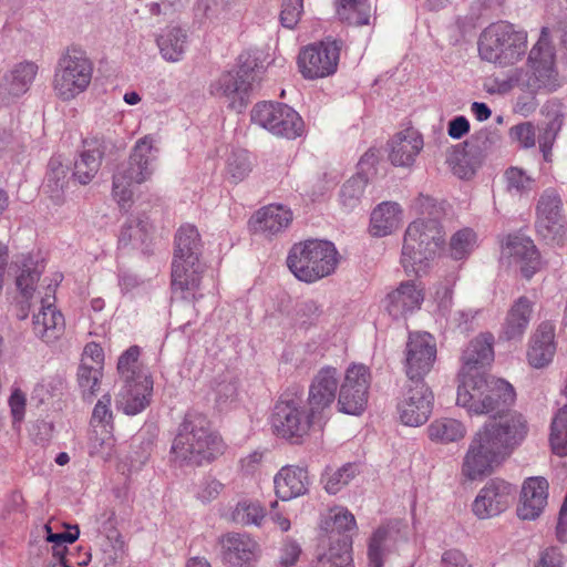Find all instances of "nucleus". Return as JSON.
<instances>
[{"mask_svg": "<svg viewBox=\"0 0 567 567\" xmlns=\"http://www.w3.org/2000/svg\"><path fill=\"white\" fill-rule=\"evenodd\" d=\"M503 252L520 265L522 274L529 279L539 268L540 258L533 240L524 236H508Z\"/></svg>", "mask_w": 567, "mask_h": 567, "instance_id": "29", "label": "nucleus"}, {"mask_svg": "<svg viewBox=\"0 0 567 567\" xmlns=\"http://www.w3.org/2000/svg\"><path fill=\"white\" fill-rule=\"evenodd\" d=\"M336 14L349 24L365 25L370 21L371 7L369 0H336Z\"/></svg>", "mask_w": 567, "mask_h": 567, "instance_id": "41", "label": "nucleus"}, {"mask_svg": "<svg viewBox=\"0 0 567 567\" xmlns=\"http://www.w3.org/2000/svg\"><path fill=\"white\" fill-rule=\"evenodd\" d=\"M276 495L282 501L303 495L310 484L308 472L299 466H284L274 478Z\"/></svg>", "mask_w": 567, "mask_h": 567, "instance_id": "32", "label": "nucleus"}, {"mask_svg": "<svg viewBox=\"0 0 567 567\" xmlns=\"http://www.w3.org/2000/svg\"><path fill=\"white\" fill-rule=\"evenodd\" d=\"M227 2L228 0H197L195 16L209 21L226 19L233 9L234 14L237 13L239 9L238 6Z\"/></svg>", "mask_w": 567, "mask_h": 567, "instance_id": "48", "label": "nucleus"}, {"mask_svg": "<svg viewBox=\"0 0 567 567\" xmlns=\"http://www.w3.org/2000/svg\"><path fill=\"white\" fill-rule=\"evenodd\" d=\"M421 134L410 127L399 132L389 142V159L394 166L410 167L423 148Z\"/></svg>", "mask_w": 567, "mask_h": 567, "instance_id": "28", "label": "nucleus"}, {"mask_svg": "<svg viewBox=\"0 0 567 567\" xmlns=\"http://www.w3.org/2000/svg\"><path fill=\"white\" fill-rule=\"evenodd\" d=\"M54 290L48 286L44 296L40 297V308L32 319L34 334L45 343L58 340L65 328L64 317L54 306Z\"/></svg>", "mask_w": 567, "mask_h": 567, "instance_id": "19", "label": "nucleus"}, {"mask_svg": "<svg viewBox=\"0 0 567 567\" xmlns=\"http://www.w3.org/2000/svg\"><path fill=\"white\" fill-rule=\"evenodd\" d=\"M224 489V484L212 476L204 477L195 487V497L203 504L216 499Z\"/></svg>", "mask_w": 567, "mask_h": 567, "instance_id": "54", "label": "nucleus"}, {"mask_svg": "<svg viewBox=\"0 0 567 567\" xmlns=\"http://www.w3.org/2000/svg\"><path fill=\"white\" fill-rule=\"evenodd\" d=\"M124 147L122 138L107 132L83 141V148L74 161L72 176L81 184H90L100 171L102 158Z\"/></svg>", "mask_w": 567, "mask_h": 567, "instance_id": "12", "label": "nucleus"}, {"mask_svg": "<svg viewBox=\"0 0 567 567\" xmlns=\"http://www.w3.org/2000/svg\"><path fill=\"white\" fill-rule=\"evenodd\" d=\"M434 395L426 382L406 381L398 412L403 424L420 426L424 424L433 410Z\"/></svg>", "mask_w": 567, "mask_h": 567, "instance_id": "15", "label": "nucleus"}, {"mask_svg": "<svg viewBox=\"0 0 567 567\" xmlns=\"http://www.w3.org/2000/svg\"><path fill=\"white\" fill-rule=\"evenodd\" d=\"M301 554L299 544L292 539H286L280 548L279 563L282 567L293 566Z\"/></svg>", "mask_w": 567, "mask_h": 567, "instance_id": "61", "label": "nucleus"}, {"mask_svg": "<svg viewBox=\"0 0 567 567\" xmlns=\"http://www.w3.org/2000/svg\"><path fill=\"white\" fill-rule=\"evenodd\" d=\"M499 142V136L489 131H480L475 133L467 146L471 147V152L477 154H485L491 151Z\"/></svg>", "mask_w": 567, "mask_h": 567, "instance_id": "59", "label": "nucleus"}, {"mask_svg": "<svg viewBox=\"0 0 567 567\" xmlns=\"http://www.w3.org/2000/svg\"><path fill=\"white\" fill-rule=\"evenodd\" d=\"M292 219L293 214L288 207L270 204L261 207L251 216L249 226L255 234L272 239L285 233Z\"/></svg>", "mask_w": 567, "mask_h": 567, "instance_id": "20", "label": "nucleus"}, {"mask_svg": "<svg viewBox=\"0 0 567 567\" xmlns=\"http://www.w3.org/2000/svg\"><path fill=\"white\" fill-rule=\"evenodd\" d=\"M494 337L482 333L462 354L456 404L471 415H489L472 437L463 457L462 475L468 481L489 475L520 444L527 434L525 419L511 412L516 393L503 379L485 378L481 369L494 358Z\"/></svg>", "mask_w": 567, "mask_h": 567, "instance_id": "1", "label": "nucleus"}, {"mask_svg": "<svg viewBox=\"0 0 567 567\" xmlns=\"http://www.w3.org/2000/svg\"><path fill=\"white\" fill-rule=\"evenodd\" d=\"M162 56L169 62L182 60L187 44V32L179 27L168 28L158 39Z\"/></svg>", "mask_w": 567, "mask_h": 567, "instance_id": "40", "label": "nucleus"}, {"mask_svg": "<svg viewBox=\"0 0 567 567\" xmlns=\"http://www.w3.org/2000/svg\"><path fill=\"white\" fill-rule=\"evenodd\" d=\"M220 559L233 567H241L256 559L259 546L247 534L227 533L219 537Z\"/></svg>", "mask_w": 567, "mask_h": 567, "instance_id": "22", "label": "nucleus"}, {"mask_svg": "<svg viewBox=\"0 0 567 567\" xmlns=\"http://www.w3.org/2000/svg\"><path fill=\"white\" fill-rule=\"evenodd\" d=\"M320 421L321 417L308 406L302 393L292 390L281 394L271 415L274 432L293 443L302 442L311 427Z\"/></svg>", "mask_w": 567, "mask_h": 567, "instance_id": "7", "label": "nucleus"}, {"mask_svg": "<svg viewBox=\"0 0 567 567\" xmlns=\"http://www.w3.org/2000/svg\"><path fill=\"white\" fill-rule=\"evenodd\" d=\"M402 539L405 537L395 525L379 527L369 540V566L383 567L384 557L393 550H399V542Z\"/></svg>", "mask_w": 567, "mask_h": 567, "instance_id": "30", "label": "nucleus"}, {"mask_svg": "<svg viewBox=\"0 0 567 567\" xmlns=\"http://www.w3.org/2000/svg\"><path fill=\"white\" fill-rule=\"evenodd\" d=\"M19 272L16 277V286L22 297L20 312L18 313L19 319L24 320L28 317L29 310L32 306V299L37 284L43 271L41 262L32 256H22L17 261Z\"/></svg>", "mask_w": 567, "mask_h": 567, "instance_id": "26", "label": "nucleus"}, {"mask_svg": "<svg viewBox=\"0 0 567 567\" xmlns=\"http://www.w3.org/2000/svg\"><path fill=\"white\" fill-rule=\"evenodd\" d=\"M555 328L549 322H543L532 337L527 359L536 369L548 365L556 353Z\"/></svg>", "mask_w": 567, "mask_h": 567, "instance_id": "31", "label": "nucleus"}, {"mask_svg": "<svg viewBox=\"0 0 567 567\" xmlns=\"http://www.w3.org/2000/svg\"><path fill=\"white\" fill-rule=\"evenodd\" d=\"M401 221L400 205L393 202H383L371 214L370 231L373 236L384 237L398 229Z\"/></svg>", "mask_w": 567, "mask_h": 567, "instance_id": "34", "label": "nucleus"}, {"mask_svg": "<svg viewBox=\"0 0 567 567\" xmlns=\"http://www.w3.org/2000/svg\"><path fill=\"white\" fill-rule=\"evenodd\" d=\"M112 398L109 393L102 395L96 402L92 413V424L113 427Z\"/></svg>", "mask_w": 567, "mask_h": 567, "instance_id": "58", "label": "nucleus"}, {"mask_svg": "<svg viewBox=\"0 0 567 567\" xmlns=\"http://www.w3.org/2000/svg\"><path fill=\"white\" fill-rule=\"evenodd\" d=\"M81 363H86L87 365L92 367H100L103 369L104 367V352L103 349L95 342H90L85 346Z\"/></svg>", "mask_w": 567, "mask_h": 567, "instance_id": "63", "label": "nucleus"}, {"mask_svg": "<svg viewBox=\"0 0 567 567\" xmlns=\"http://www.w3.org/2000/svg\"><path fill=\"white\" fill-rule=\"evenodd\" d=\"M251 121L271 134L288 140L301 136L305 124L289 105L279 102H260L251 111Z\"/></svg>", "mask_w": 567, "mask_h": 567, "instance_id": "11", "label": "nucleus"}, {"mask_svg": "<svg viewBox=\"0 0 567 567\" xmlns=\"http://www.w3.org/2000/svg\"><path fill=\"white\" fill-rule=\"evenodd\" d=\"M140 348L130 347L117 361V371L123 381L137 379L138 375H147L138 368Z\"/></svg>", "mask_w": 567, "mask_h": 567, "instance_id": "52", "label": "nucleus"}, {"mask_svg": "<svg viewBox=\"0 0 567 567\" xmlns=\"http://www.w3.org/2000/svg\"><path fill=\"white\" fill-rule=\"evenodd\" d=\"M102 377L103 369L100 367L94 368L86 363H80L76 380L83 396H93L97 392Z\"/></svg>", "mask_w": 567, "mask_h": 567, "instance_id": "51", "label": "nucleus"}, {"mask_svg": "<svg viewBox=\"0 0 567 567\" xmlns=\"http://www.w3.org/2000/svg\"><path fill=\"white\" fill-rule=\"evenodd\" d=\"M445 243V231L435 218L412 221L404 234L401 264L406 272H425Z\"/></svg>", "mask_w": 567, "mask_h": 567, "instance_id": "4", "label": "nucleus"}, {"mask_svg": "<svg viewBox=\"0 0 567 567\" xmlns=\"http://www.w3.org/2000/svg\"><path fill=\"white\" fill-rule=\"evenodd\" d=\"M355 518L347 508L336 507L329 511L321 523V528L329 534L330 546L337 547L339 538L347 536L355 528Z\"/></svg>", "mask_w": 567, "mask_h": 567, "instance_id": "38", "label": "nucleus"}, {"mask_svg": "<svg viewBox=\"0 0 567 567\" xmlns=\"http://www.w3.org/2000/svg\"><path fill=\"white\" fill-rule=\"evenodd\" d=\"M429 439L439 444H449L462 440L466 434V427L456 419L441 417L434 420L427 426Z\"/></svg>", "mask_w": 567, "mask_h": 567, "instance_id": "39", "label": "nucleus"}, {"mask_svg": "<svg viewBox=\"0 0 567 567\" xmlns=\"http://www.w3.org/2000/svg\"><path fill=\"white\" fill-rule=\"evenodd\" d=\"M564 555L558 547L550 546L539 553L534 567H563Z\"/></svg>", "mask_w": 567, "mask_h": 567, "instance_id": "60", "label": "nucleus"}, {"mask_svg": "<svg viewBox=\"0 0 567 567\" xmlns=\"http://www.w3.org/2000/svg\"><path fill=\"white\" fill-rule=\"evenodd\" d=\"M537 234L548 244H561L566 235L563 202L551 189L545 190L537 204Z\"/></svg>", "mask_w": 567, "mask_h": 567, "instance_id": "17", "label": "nucleus"}, {"mask_svg": "<svg viewBox=\"0 0 567 567\" xmlns=\"http://www.w3.org/2000/svg\"><path fill=\"white\" fill-rule=\"evenodd\" d=\"M367 185L368 177L363 173H358L342 185L339 197L346 210H353L361 204Z\"/></svg>", "mask_w": 567, "mask_h": 567, "instance_id": "45", "label": "nucleus"}, {"mask_svg": "<svg viewBox=\"0 0 567 567\" xmlns=\"http://www.w3.org/2000/svg\"><path fill=\"white\" fill-rule=\"evenodd\" d=\"M561 124V118L558 115H555V117L547 123L546 128L538 137L539 148L545 161H549L550 150Z\"/></svg>", "mask_w": 567, "mask_h": 567, "instance_id": "56", "label": "nucleus"}, {"mask_svg": "<svg viewBox=\"0 0 567 567\" xmlns=\"http://www.w3.org/2000/svg\"><path fill=\"white\" fill-rule=\"evenodd\" d=\"M216 402L218 405L227 404L237 398V382L234 380H223L215 388Z\"/></svg>", "mask_w": 567, "mask_h": 567, "instance_id": "62", "label": "nucleus"}, {"mask_svg": "<svg viewBox=\"0 0 567 567\" xmlns=\"http://www.w3.org/2000/svg\"><path fill=\"white\" fill-rule=\"evenodd\" d=\"M339 373L333 367L321 368L309 386L308 406L322 419V413L336 400Z\"/></svg>", "mask_w": 567, "mask_h": 567, "instance_id": "21", "label": "nucleus"}, {"mask_svg": "<svg viewBox=\"0 0 567 567\" xmlns=\"http://www.w3.org/2000/svg\"><path fill=\"white\" fill-rule=\"evenodd\" d=\"M477 50L483 61L501 68L512 66L527 52V33L509 22H495L480 34Z\"/></svg>", "mask_w": 567, "mask_h": 567, "instance_id": "5", "label": "nucleus"}, {"mask_svg": "<svg viewBox=\"0 0 567 567\" xmlns=\"http://www.w3.org/2000/svg\"><path fill=\"white\" fill-rule=\"evenodd\" d=\"M68 186V167L58 158H51L43 185V190L55 204L63 200L64 190Z\"/></svg>", "mask_w": 567, "mask_h": 567, "instance_id": "43", "label": "nucleus"}, {"mask_svg": "<svg viewBox=\"0 0 567 567\" xmlns=\"http://www.w3.org/2000/svg\"><path fill=\"white\" fill-rule=\"evenodd\" d=\"M509 86L535 93L542 89L554 91L558 86L554 49L545 37V29L528 54L525 68L516 69L507 79Z\"/></svg>", "mask_w": 567, "mask_h": 567, "instance_id": "8", "label": "nucleus"}, {"mask_svg": "<svg viewBox=\"0 0 567 567\" xmlns=\"http://www.w3.org/2000/svg\"><path fill=\"white\" fill-rule=\"evenodd\" d=\"M151 237V225L146 218L130 216L122 225L118 245L123 248L146 250Z\"/></svg>", "mask_w": 567, "mask_h": 567, "instance_id": "37", "label": "nucleus"}, {"mask_svg": "<svg viewBox=\"0 0 567 567\" xmlns=\"http://www.w3.org/2000/svg\"><path fill=\"white\" fill-rule=\"evenodd\" d=\"M548 482L542 476L527 478L522 487L517 515L524 520H534L547 505Z\"/></svg>", "mask_w": 567, "mask_h": 567, "instance_id": "25", "label": "nucleus"}, {"mask_svg": "<svg viewBox=\"0 0 567 567\" xmlns=\"http://www.w3.org/2000/svg\"><path fill=\"white\" fill-rule=\"evenodd\" d=\"M423 299L422 290L405 281L386 295L384 308L393 319H401L420 309Z\"/></svg>", "mask_w": 567, "mask_h": 567, "instance_id": "27", "label": "nucleus"}, {"mask_svg": "<svg viewBox=\"0 0 567 567\" xmlns=\"http://www.w3.org/2000/svg\"><path fill=\"white\" fill-rule=\"evenodd\" d=\"M338 265V251L327 240H306L295 244L287 257V266L301 281L315 282L331 275Z\"/></svg>", "mask_w": 567, "mask_h": 567, "instance_id": "6", "label": "nucleus"}, {"mask_svg": "<svg viewBox=\"0 0 567 567\" xmlns=\"http://www.w3.org/2000/svg\"><path fill=\"white\" fill-rule=\"evenodd\" d=\"M255 65L247 60L237 69L221 73L210 83V94L226 103L229 109L240 113L247 106L249 94L258 79Z\"/></svg>", "mask_w": 567, "mask_h": 567, "instance_id": "10", "label": "nucleus"}, {"mask_svg": "<svg viewBox=\"0 0 567 567\" xmlns=\"http://www.w3.org/2000/svg\"><path fill=\"white\" fill-rule=\"evenodd\" d=\"M513 499V486L503 480L493 478L477 493L472 511L478 519L492 518L505 512Z\"/></svg>", "mask_w": 567, "mask_h": 567, "instance_id": "18", "label": "nucleus"}, {"mask_svg": "<svg viewBox=\"0 0 567 567\" xmlns=\"http://www.w3.org/2000/svg\"><path fill=\"white\" fill-rule=\"evenodd\" d=\"M252 169V162L246 150H234L227 158L226 172L229 179L237 184L244 181Z\"/></svg>", "mask_w": 567, "mask_h": 567, "instance_id": "49", "label": "nucleus"}, {"mask_svg": "<svg viewBox=\"0 0 567 567\" xmlns=\"http://www.w3.org/2000/svg\"><path fill=\"white\" fill-rule=\"evenodd\" d=\"M203 243L194 225H182L175 235V249L173 260L200 261Z\"/></svg>", "mask_w": 567, "mask_h": 567, "instance_id": "36", "label": "nucleus"}, {"mask_svg": "<svg viewBox=\"0 0 567 567\" xmlns=\"http://www.w3.org/2000/svg\"><path fill=\"white\" fill-rule=\"evenodd\" d=\"M265 516L266 509L252 499L239 501L230 513L231 522L241 526H260Z\"/></svg>", "mask_w": 567, "mask_h": 567, "instance_id": "44", "label": "nucleus"}, {"mask_svg": "<svg viewBox=\"0 0 567 567\" xmlns=\"http://www.w3.org/2000/svg\"><path fill=\"white\" fill-rule=\"evenodd\" d=\"M341 43L327 39L305 47L298 54V69L307 80L330 76L339 64Z\"/></svg>", "mask_w": 567, "mask_h": 567, "instance_id": "13", "label": "nucleus"}, {"mask_svg": "<svg viewBox=\"0 0 567 567\" xmlns=\"http://www.w3.org/2000/svg\"><path fill=\"white\" fill-rule=\"evenodd\" d=\"M549 442L556 455L560 457L567 455V403L551 421Z\"/></svg>", "mask_w": 567, "mask_h": 567, "instance_id": "47", "label": "nucleus"}, {"mask_svg": "<svg viewBox=\"0 0 567 567\" xmlns=\"http://www.w3.org/2000/svg\"><path fill=\"white\" fill-rule=\"evenodd\" d=\"M533 315V302L525 296L519 297L507 312L502 328L506 340H519L528 328Z\"/></svg>", "mask_w": 567, "mask_h": 567, "instance_id": "33", "label": "nucleus"}, {"mask_svg": "<svg viewBox=\"0 0 567 567\" xmlns=\"http://www.w3.org/2000/svg\"><path fill=\"white\" fill-rule=\"evenodd\" d=\"M303 11V0H284L280 12V22L287 29H293L299 22Z\"/></svg>", "mask_w": 567, "mask_h": 567, "instance_id": "57", "label": "nucleus"}, {"mask_svg": "<svg viewBox=\"0 0 567 567\" xmlns=\"http://www.w3.org/2000/svg\"><path fill=\"white\" fill-rule=\"evenodd\" d=\"M156 138L145 135L136 141L128 161L121 164L113 175L112 194L121 209H127L133 200V186L151 179L155 172L158 148Z\"/></svg>", "mask_w": 567, "mask_h": 567, "instance_id": "3", "label": "nucleus"}, {"mask_svg": "<svg viewBox=\"0 0 567 567\" xmlns=\"http://www.w3.org/2000/svg\"><path fill=\"white\" fill-rule=\"evenodd\" d=\"M93 64L84 52L71 49L58 62L53 76V91L62 101H71L90 85Z\"/></svg>", "mask_w": 567, "mask_h": 567, "instance_id": "9", "label": "nucleus"}, {"mask_svg": "<svg viewBox=\"0 0 567 567\" xmlns=\"http://www.w3.org/2000/svg\"><path fill=\"white\" fill-rule=\"evenodd\" d=\"M506 188L513 194H524L535 187V179L527 175L525 171L518 167H509L504 174Z\"/></svg>", "mask_w": 567, "mask_h": 567, "instance_id": "53", "label": "nucleus"}, {"mask_svg": "<svg viewBox=\"0 0 567 567\" xmlns=\"http://www.w3.org/2000/svg\"><path fill=\"white\" fill-rule=\"evenodd\" d=\"M171 452L181 466H202L223 454L224 443L206 415L190 411L178 426Z\"/></svg>", "mask_w": 567, "mask_h": 567, "instance_id": "2", "label": "nucleus"}, {"mask_svg": "<svg viewBox=\"0 0 567 567\" xmlns=\"http://www.w3.org/2000/svg\"><path fill=\"white\" fill-rule=\"evenodd\" d=\"M205 265L202 261L173 260L172 291L183 300H195Z\"/></svg>", "mask_w": 567, "mask_h": 567, "instance_id": "23", "label": "nucleus"}, {"mask_svg": "<svg viewBox=\"0 0 567 567\" xmlns=\"http://www.w3.org/2000/svg\"><path fill=\"white\" fill-rule=\"evenodd\" d=\"M442 567H472L467 557L458 549H447L441 557Z\"/></svg>", "mask_w": 567, "mask_h": 567, "instance_id": "64", "label": "nucleus"}, {"mask_svg": "<svg viewBox=\"0 0 567 567\" xmlns=\"http://www.w3.org/2000/svg\"><path fill=\"white\" fill-rule=\"evenodd\" d=\"M412 208L416 214L423 215V218H440L444 215L442 204L429 195L420 194L413 202Z\"/></svg>", "mask_w": 567, "mask_h": 567, "instance_id": "55", "label": "nucleus"}, {"mask_svg": "<svg viewBox=\"0 0 567 567\" xmlns=\"http://www.w3.org/2000/svg\"><path fill=\"white\" fill-rule=\"evenodd\" d=\"M358 474V465L347 463L340 468L326 473L324 488L329 494H337L347 486Z\"/></svg>", "mask_w": 567, "mask_h": 567, "instance_id": "50", "label": "nucleus"}, {"mask_svg": "<svg viewBox=\"0 0 567 567\" xmlns=\"http://www.w3.org/2000/svg\"><path fill=\"white\" fill-rule=\"evenodd\" d=\"M436 359V343L426 332L410 333L405 348L404 370L408 381H424Z\"/></svg>", "mask_w": 567, "mask_h": 567, "instance_id": "16", "label": "nucleus"}, {"mask_svg": "<svg viewBox=\"0 0 567 567\" xmlns=\"http://www.w3.org/2000/svg\"><path fill=\"white\" fill-rule=\"evenodd\" d=\"M123 382L116 395V406L127 415H136L150 404L153 380L150 375H138L137 379Z\"/></svg>", "mask_w": 567, "mask_h": 567, "instance_id": "24", "label": "nucleus"}, {"mask_svg": "<svg viewBox=\"0 0 567 567\" xmlns=\"http://www.w3.org/2000/svg\"><path fill=\"white\" fill-rule=\"evenodd\" d=\"M351 549L352 539L343 536L338 539L337 547L329 546L328 550L318 557L312 567H353Z\"/></svg>", "mask_w": 567, "mask_h": 567, "instance_id": "42", "label": "nucleus"}, {"mask_svg": "<svg viewBox=\"0 0 567 567\" xmlns=\"http://www.w3.org/2000/svg\"><path fill=\"white\" fill-rule=\"evenodd\" d=\"M477 246V235L468 227L455 231L449 243V255L454 260L466 259Z\"/></svg>", "mask_w": 567, "mask_h": 567, "instance_id": "46", "label": "nucleus"}, {"mask_svg": "<svg viewBox=\"0 0 567 567\" xmlns=\"http://www.w3.org/2000/svg\"><path fill=\"white\" fill-rule=\"evenodd\" d=\"M37 74L38 65L34 62L18 63L9 73L3 75L0 87L8 95L20 96L30 89Z\"/></svg>", "mask_w": 567, "mask_h": 567, "instance_id": "35", "label": "nucleus"}, {"mask_svg": "<svg viewBox=\"0 0 567 567\" xmlns=\"http://www.w3.org/2000/svg\"><path fill=\"white\" fill-rule=\"evenodd\" d=\"M371 373L364 364H352L340 385L338 405L346 414L360 415L368 404Z\"/></svg>", "mask_w": 567, "mask_h": 567, "instance_id": "14", "label": "nucleus"}]
</instances>
